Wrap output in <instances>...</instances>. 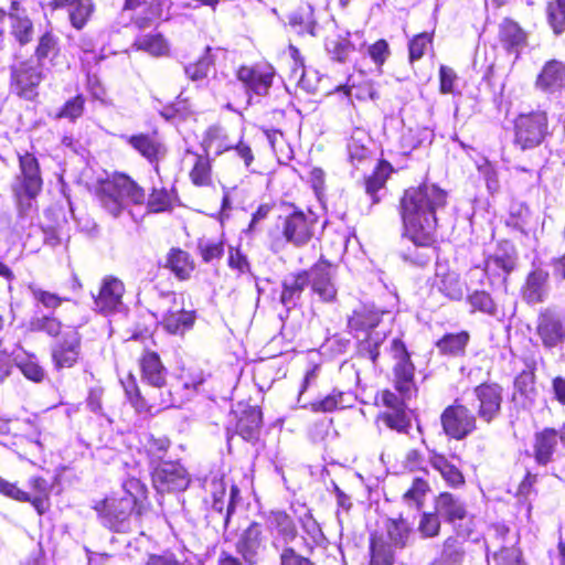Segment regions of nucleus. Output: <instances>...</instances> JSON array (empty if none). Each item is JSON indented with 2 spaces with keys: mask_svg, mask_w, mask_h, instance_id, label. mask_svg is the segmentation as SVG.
I'll return each instance as SVG.
<instances>
[{
  "mask_svg": "<svg viewBox=\"0 0 565 565\" xmlns=\"http://www.w3.org/2000/svg\"><path fill=\"white\" fill-rule=\"evenodd\" d=\"M198 253L201 257L202 263L212 264L220 262L225 253V241L218 239H198Z\"/></svg>",
  "mask_w": 565,
  "mask_h": 565,
  "instance_id": "nucleus-55",
  "label": "nucleus"
},
{
  "mask_svg": "<svg viewBox=\"0 0 565 565\" xmlns=\"http://www.w3.org/2000/svg\"><path fill=\"white\" fill-rule=\"evenodd\" d=\"M466 303L470 315L494 317L498 315V303L492 295L484 289H476L466 295Z\"/></svg>",
  "mask_w": 565,
  "mask_h": 565,
  "instance_id": "nucleus-44",
  "label": "nucleus"
},
{
  "mask_svg": "<svg viewBox=\"0 0 565 565\" xmlns=\"http://www.w3.org/2000/svg\"><path fill=\"white\" fill-rule=\"evenodd\" d=\"M150 508L148 488L136 477L125 479L120 491L105 495L92 507L103 527L120 534L131 532L135 525H141Z\"/></svg>",
  "mask_w": 565,
  "mask_h": 565,
  "instance_id": "nucleus-3",
  "label": "nucleus"
},
{
  "mask_svg": "<svg viewBox=\"0 0 565 565\" xmlns=\"http://www.w3.org/2000/svg\"><path fill=\"white\" fill-rule=\"evenodd\" d=\"M512 143L521 151L540 147L551 135L547 113L535 109L518 114L512 120Z\"/></svg>",
  "mask_w": 565,
  "mask_h": 565,
  "instance_id": "nucleus-7",
  "label": "nucleus"
},
{
  "mask_svg": "<svg viewBox=\"0 0 565 565\" xmlns=\"http://www.w3.org/2000/svg\"><path fill=\"white\" fill-rule=\"evenodd\" d=\"M476 416L484 424L497 420L502 413L503 387L497 382L484 381L472 388Z\"/></svg>",
  "mask_w": 565,
  "mask_h": 565,
  "instance_id": "nucleus-15",
  "label": "nucleus"
},
{
  "mask_svg": "<svg viewBox=\"0 0 565 565\" xmlns=\"http://www.w3.org/2000/svg\"><path fill=\"white\" fill-rule=\"evenodd\" d=\"M497 39L505 53L516 57L529 45V32L511 17H504L498 24Z\"/></svg>",
  "mask_w": 565,
  "mask_h": 565,
  "instance_id": "nucleus-22",
  "label": "nucleus"
},
{
  "mask_svg": "<svg viewBox=\"0 0 565 565\" xmlns=\"http://www.w3.org/2000/svg\"><path fill=\"white\" fill-rule=\"evenodd\" d=\"M31 330L34 332H43L51 338L58 339L66 326L54 315H44L33 318L30 321Z\"/></svg>",
  "mask_w": 565,
  "mask_h": 565,
  "instance_id": "nucleus-57",
  "label": "nucleus"
},
{
  "mask_svg": "<svg viewBox=\"0 0 565 565\" xmlns=\"http://www.w3.org/2000/svg\"><path fill=\"white\" fill-rule=\"evenodd\" d=\"M83 338L76 326H66L51 347V361L55 370L73 369L82 359Z\"/></svg>",
  "mask_w": 565,
  "mask_h": 565,
  "instance_id": "nucleus-12",
  "label": "nucleus"
},
{
  "mask_svg": "<svg viewBox=\"0 0 565 565\" xmlns=\"http://www.w3.org/2000/svg\"><path fill=\"white\" fill-rule=\"evenodd\" d=\"M279 565H317L311 558L299 554L292 546L285 544L279 554Z\"/></svg>",
  "mask_w": 565,
  "mask_h": 565,
  "instance_id": "nucleus-64",
  "label": "nucleus"
},
{
  "mask_svg": "<svg viewBox=\"0 0 565 565\" xmlns=\"http://www.w3.org/2000/svg\"><path fill=\"white\" fill-rule=\"evenodd\" d=\"M433 287L451 301H461L466 291V282L457 271L450 269L437 271Z\"/></svg>",
  "mask_w": 565,
  "mask_h": 565,
  "instance_id": "nucleus-37",
  "label": "nucleus"
},
{
  "mask_svg": "<svg viewBox=\"0 0 565 565\" xmlns=\"http://www.w3.org/2000/svg\"><path fill=\"white\" fill-rule=\"evenodd\" d=\"M390 354L394 361L390 377L393 393L407 401L417 397L419 388L416 382V366L401 338H394L391 341Z\"/></svg>",
  "mask_w": 565,
  "mask_h": 565,
  "instance_id": "nucleus-6",
  "label": "nucleus"
},
{
  "mask_svg": "<svg viewBox=\"0 0 565 565\" xmlns=\"http://www.w3.org/2000/svg\"><path fill=\"white\" fill-rule=\"evenodd\" d=\"M126 142L153 169L160 173V163L168 154V147L158 128L138 131L126 138Z\"/></svg>",
  "mask_w": 565,
  "mask_h": 565,
  "instance_id": "nucleus-13",
  "label": "nucleus"
},
{
  "mask_svg": "<svg viewBox=\"0 0 565 565\" xmlns=\"http://www.w3.org/2000/svg\"><path fill=\"white\" fill-rule=\"evenodd\" d=\"M396 172V169L384 158L377 159L372 171L365 174L361 181L364 192L370 196L372 204H379L381 196L380 190L386 186L390 178Z\"/></svg>",
  "mask_w": 565,
  "mask_h": 565,
  "instance_id": "nucleus-32",
  "label": "nucleus"
},
{
  "mask_svg": "<svg viewBox=\"0 0 565 565\" xmlns=\"http://www.w3.org/2000/svg\"><path fill=\"white\" fill-rule=\"evenodd\" d=\"M428 460L431 468L439 473L449 489L458 490L466 486L467 480L463 471L451 462L444 452L431 449L428 452Z\"/></svg>",
  "mask_w": 565,
  "mask_h": 565,
  "instance_id": "nucleus-31",
  "label": "nucleus"
},
{
  "mask_svg": "<svg viewBox=\"0 0 565 565\" xmlns=\"http://www.w3.org/2000/svg\"><path fill=\"white\" fill-rule=\"evenodd\" d=\"M534 86L544 94L561 93L565 88V62L558 58L545 61L535 77Z\"/></svg>",
  "mask_w": 565,
  "mask_h": 565,
  "instance_id": "nucleus-26",
  "label": "nucleus"
},
{
  "mask_svg": "<svg viewBox=\"0 0 565 565\" xmlns=\"http://www.w3.org/2000/svg\"><path fill=\"white\" fill-rule=\"evenodd\" d=\"M151 481L157 492L171 493L188 489L191 478L179 461H163L153 467Z\"/></svg>",
  "mask_w": 565,
  "mask_h": 565,
  "instance_id": "nucleus-18",
  "label": "nucleus"
},
{
  "mask_svg": "<svg viewBox=\"0 0 565 565\" xmlns=\"http://www.w3.org/2000/svg\"><path fill=\"white\" fill-rule=\"evenodd\" d=\"M465 541L458 535H450L443 541L441 551L429 565H461L465 561Z\"/></svg>",
  "mask_w": 565,
  "mask_h": 565,
  "instance_id": "nucleus-40",
  "label": "nucleus"
},
{
  "mask_svg": "<svg viewBox=\"0 0 565 565\" xmlns=\"http://www.w3.org/2000/svg\"><path fill=\"white\" fill-rule=\"evenodd\" d=\"M354 44L350 40V32L345 35H339L335 39L327 40L326 50L331 60L337 63H345L350 54L354 51Z\"/></svg>",
  "mask_w": 565,
  "mask_h": 565,
  "instance_id": "nucleus-53",
  "label": "nucleus"
},
{
  "mask_svg": "<svg viewBox=\"0 0 565 565\" xmlns=\"http://www.w3.org/2000/svg\"><path fill=\"white\" fill-rule=\"evenodd\" d=\"M148 340L153 342L152 337L142 338L143 349L138 358V367L142 382L149 388L141 391L132 372H128L120 380V384L128 403L135 412L154 415L163 409L174 407L178 399L168 387V369L159 352L146 344Z\"/></svg>",
  "mask_w": 565,
  "mask_h": 565,
  "instance_id": "nucleus-2",
  "label": "nucleus"
},
{
  "mask_svg": "<svg viewBox=\"0 0 565 565\" xmlns=\"http://www.w3.org/2000/svg\"><path fill=\"white\" fill-rule=\"evenodd\" d=\"M431 487L428 479L416 476L412 479L408 488L403 492L402 500L409 507L420 511L425 503L427 495L430 493Z\"/></svg>",
  "mask_w": 565,
  "mask_h": 565,
  "instance_id": "nucleus-47",
  "label": "nucleus"
},
{
  "mask_svg": "<svg viewBox=\"0 0 565 565\" xmlns=\"http://www.w3.org/2000/svg\"><path fill=\"white\" fill-rule=\"evenodd\" d=\"M61 56V44L58 36L52 29L45 30L36 40L31 56L35 63L43 66L44 61H53Z\"/></svg>",
  "mask_w": 565,
  "mask_h": 565,
  "instance_id": "nucleus-41",
  "label": "nucleus"
},
{
  "mask_svg": "<svg viewBox=\"0 0 565 565\" xmlns=\"http://www.w3.org/2000/svg\"><path fill=\"white\" fill-rule=\"evenodd\" d=\"M537 395L536 366L535 363H532L515 375L512 401L522 408H532L536 403Z\"/></svg>",
  "mask_w": 565,
  "mask_h": 565,
  "instance_id": "nucleus-25",
  "label": "nucleus"
},
{
  "mask_svg": "<svg viewBox=\"0 0 565 565\" xmlns=\"http://www.w3.org/2000/svg\"><path fill=\"white\" fill-rule=\"evenodd\" d=\"M309 276L307 270L302 269L290 274L281 281V291L279 295L280 303L290 310L300 301L302 294L308 286Z\"/></svg>",
  "mask_w": 565,
  "mask_h": 565,
  "instance_id": "nucleus-36",
  "label": "nucleus"
},
{
  "mask_svg": "<svg viewBox=\"0 0 565 565\" xmlns=\"http://www.w3.org/2000/svg\"><path fill=\"white\" fill-rule=\"evenodd\" d=\"M265 525L275 539L289 544L298 536L294 518L285 510H270L264 515Z\"/></svg>",
  "mask_w": 565,
  "mask_h": 565,
  "instance_id": "nucleus-33",
  "label": "nucleus"
},
{
  "mask_svg": "<svg viewBox=\"0 0 565 565\" xmlns=\"http://www.w3.org/2000/svg\"><path fill=\"white\" fill-rule=\"evenodd\" d=\"M234 427L226 428L227 439L233 435H238L248 443H256L263 428V412L257 405H245L242 409L235 412Z\"/></svg>",
  "mask_w": 565,
  "mask_h": 565,
  "instance_id": "nucleus-19",
  "label": "nucleus"
},
{
  "mask_svg": "<svg viewBox=\"0 0 565 565\" xmlns=\"http://www.w3.org/2000/svg\"><path fill=\"white\" fill-rule=\"evenodd\" d=\"M433 508L447 524L460 523L469 516L466 502L448 490L440 491L433 498Z\"/></svg>",
  "mask_w": 565,
  "mask_h": 565,
  "instance_id": "nucleus-27",
  "label": "nucleus"
},
{
  "mask_svg": "<svg viewBox=\"0 0 565 565\" xmlns=\"http://www.w3.org/2000/svg\"><path fill=\"white\" fill-rule=\"evenodd\" d=\"M19 173L12 184V192L18 203L31 201L42 192L43 178L39 159L33 152L18 153Z\"/></svg>",
  "mask_w": 565,
  "mask_h": 565,
  "instance_id": "nucleus-9",
  "label": "nucleus"
},
{
  "mask_svg": "<svg viewBox=\"0 0 565 565\" xmlns=\"http://www.w3.org/2000/svg\"><path fill=\"white\" fill-rule=\"evenodd\" d=\"M319 225V216L312 210L295 207L282 220L281 235L286 243L302 247L315 237Z\"/></svg>",
  "mask_w": 565,
  "mask_h": 565,
  "instance_id": "nucleus-11",
  "label": "nucleus"
},
{
  "mask_svg": "<svg viewBox=\"0 0 565 565\" xmlns=\"http://www.w3.org/2000/svg\"><path fill=\"white\" fill-rule=\"evenodd\" d=\"M276 76L275 67L267 62L243 64L236 70V77L247 94L268 95Z\"/></svg>",
  "mask_w": 565,
  "mask_h": 565,
  "instance_id": "nucleus-17",
  "label": "nucleus"
},
{
  "mask_svg": "<svg viewBox=\"0 0 565 565\" xmlns=\"http://www.w3.org/2000/svg\"><path fill=\"white\" fill-rule=\"evenodd\" d=\"M363 334L365 337L356 343V354L359 358L370 360L373 365H376L381 355L380 349L383 338L372 334V331Z\"/></svg>",
  "mask_w": 565,
  "mask_h": 565,
  "instance_id": "nucleus-56",
  "label": "nucleus"
},
{
  "mask_svg": "<svg viewBox=\"0 0 565 565\" xmlns=\"http://www.w3.org/2000/svg\"><path fill=\"white\" fill-rule=\"evenodd\" d=\"M438 89L440 94L455 95L458 93L456 92V83L458 81V75L452 67L441 64L438 68Z\"/></svg>",
  "mask_w": 565,
  "mask_h": 565,
  "instance_id": "nucleus-62",
  "label": "nucleus"
},
{
  "mask_svg": "<svg viewBox=\"0 0 565 565\" xmlns=\"http://www.w3.org/2000/svg\"><path fill=\"white\" fill-rule=\"evenodd\" d=\"M492 266L502 270V281L507 282L509 276L518 267L516 250L513 248L511 252H505L502 254H491L484 258L482 263V270L484 273V276L488 278L490 285H492L494 279L499 277L495 270L492 268Z\"/></svg>",
  "mask_w": 565,
  "mask_h": 565,
  "instance_id": "nucleus-35",
  "label": "nucleus"
},
{
  "mask_svg": "<svg viewBox=\"0 0 565 565\" xmlns=\"http://www.w3.org/2000/svg\"><path fill=\"white\" fill-rule=\"evenodd\" d=\"M546 21L555 35L565 32V0H550L546 3Z\"/></svg>",
  "mask_w": 565,
  "mask_h": 565,
  "instance_id": "nucleus-58",
  "label": "nucleus"
},
{
  "mask_svg": "<svg viewBox=\"0 0 565 565\" xmlns=\"http://www.w3.org/2000/svg\"><path fill=\"white\" fill-rule=\"evenodd\" d=\"M263 526L259 522L253 521L241 533L235 543V551L248 564L256 565L259 559V552L263 547Z\"/></svg>",
  "mask_w": 565,
  "mask_h": 565,
  "instance_id": "nucleus-29",
  "label": "nucleus"
},
{
  "mask_svg": "<svg viewBox=\"0 0 565 565\" xmlns=\"http://www.w3.org/2000/svg\"><path fill=\"white\" fill-rule=\"evenodd\" d=\"M470 334L466 330L459 332L445 333L435 343L440 355L444 356H462L466 353Z\"/></svg>",
  "mask_w": 565,
  "mask_h": 565,
  "instance_id": "nucleus-43",
  "label": "nucleus"
},
{
  "mask_svg": "<svg viewBox=\"0 0 565 565\" xmlns=\"http://www.w3.org/2000/svg\"><path fill=\"white\" fill-rule=\"evenodd\" d=\"M195 319L193 310H169L162 317L160 324L169 334L183 335L193 328Z\"/></svg>",
  "mask_w": 565,
  "mask_h": 565,
  "instance_id": "nucleus-39",
  "label": "nucleus"
},
{
  "mask_svg": "<svg viewBox=\"0 0 565 565\" xmlns=\"http://www.w3.org/2000/svg\"><path fill=\"white\" fill-rule=\"evenodd\" d=\"M439 419L443 433L450 440L461 441L478 428L476 414L459 397L441 411Z\"/></svg>",
  "mask_w": 565,
  "mask_h": 565,
  "instance_id": "nucleus-10",
  "label": "nucleus"
},
{
  "mask_svg": "<svg viewBox=\"0 0 565 565\" xmlns=\"http://www.w3.org/2000/svg\"><path fill=\"white\" fill-rule=\"evenodd\" d=\"M367 55L376 67L382 68L391 56L390 44L385 39H379L367 46Z\"/></svg>",
  "mask_w": 565,
  "mask_h": 565,
  "instance_id": "nucleus-63",
  "label": "nucleus"
},
{
  "mask_svg": "<svg viewBox=\"0 0 565 565\" xmlns=\"http://www.w3.org/2000/svg\"><path fill=\"white\" fill-rule=\"evenodd\" d=\"M520 294L527 306L545 302L550 294V273L541 266L533 265L525 275Z\"/></svg>",
  "mask_w": 565,
  "mask_h": 565,
  "instance_id": "nucleus-21",
  "label": "nucleus"
},
{
  "mask_svg": "<svg viewBox=\"0 0 565 565\" xmlns=\"http://www.w3.org/2000/svg\"><path fill=\"white\" fill-rule=\"evenodd\" d=\"M383 311L374 305L361 302L347 317L348 333L358 338L374 330L383 320Z\"/></svg>",
  "mask_w": 565,
  "mask_h": 565,
  "instance_id": "nucleus-24",
  "label": "nucleus"
},
{
  "mask_svg": "<svg viewBox=\"0 0 565 565\" xmlns=\"http://www.w3.org/2000/svg\"><path fill=\"white\" fill-rule=\"evenodd\" d=\"M28 489L22 490L21 502L30 503L40 516L49 512L53 484L42 476H32L28 480Z\"/></svg>",
  "mask_w": 565,
  "mask_h": 565,
  "instance_id": "nucleus-28",
  "label": "nucleus"
},
{
  "mask_svg": "<svg viewBox=\"0 0 565 565\" xmlns=\"http://www.w3.org/2000/svg\"><path fill=\"white\" fill-rule=\"evenodd\" d=\"M385 530L391 547L403 550L408 545L413 530L408 520L402 514L397 518H388L385 521Z\"/></svg>",
  "mask_w": 565,
  "mask_h": 565,
  "instance_id": "nucleus-42",
  "label": "nucleus"
},
{
  "mask_svg": "<svg viewBox=\"0 0 565 565\" xmlns=\"http://www.w3.org/2000/svg\"><path fill=\"white\" fill-rule=\"evenodd\" d=\"M163 268L169 270L178 280H189L196 269L193 256L181 247H171L164 258Z\"/></svg>",
  "mask_w": 565,
  "mask_h": 565,
  "instance_id": "nucleus-34",
  "label": "nucleus"
},
{
  "mask_svg": "<svg viewBox=\"0 0 565 565\" xmlns=\"http://www.w3.org/2000/svg\"><path fill=\"white\" fill-rule=\"evenodd\" d=\"M143 204H146L149 214L171 212L174 207L173 190H168L164 186H152L146 195Z\"/></svg>",
  "mask_w": 565,
  "mask_h": 565,
  "instance_id": "nucleus-45",
  "label": "nucleus"
},
{
  "mask_svg": "<svg viewBox=\"0 0 565 565\" xmlns=\"http://www.w3.org/2000/svg\"><path fill=\"white\" fill-rule=\"evenodd\" d=\"M435 31H424L414 34L407 42L408 63L420 61L428 51L434 50Z\"/></svg>",
  "mask_w": 565,
  "mask_h": 565,
  "instance_id": "nucleus-50",
  "label": "nucleus"
},
{
  "mask_svg": "<svg viewBox=\"0 0 565 565\" xmlns=\"http://www.w3.org/2000/svg\"><path fill=\"white\" fill-rule=\"evenodd\" d=\"M9 33L19 46H26L33 41L35 28L20 0H11L9 11Z\"/></svg>",
  "mask_w": 565,
  "mask_h": 565,
  "instance_id": "nucleus-23",
  "label": "nucleus"
},
{
  "mask_svg": "<svg viewBox=\"0 0 565 565\" xmlns=\"http://www.w3.org/2000/svg\"><path fill=\"white\" fill-rule=\"evenodd\" d=\"M170 447L171 441L166 435L147 434L140 441L139 452L154 467L166 461Z\"/></svg>",
  "mask_w": 565,
  "mask_h": 565,
  "instance_id": "nucleus-38",
  "label": "nucleus"
},
{
  "mask_svg": "<svg viewBox=\"0 0 565 565\" xmlns=\"http://www.w3.org/2000/svg\"><path fill=\"white\" fill-rule=\"evenodd\" d=\"M211 51V47L207 46L202 56L185 67V74L190 79L200 81L207 77L214 66V58Z\"/></svg>",
  "mask_w": 565,
  "mask_h": 565,
  "instance_id": "nucleus-60",
  "label": "nucleus"
},
{
  "mask_svg": "<svg viewBox=\"0 0 565 565\" xmlns=\"http://www.w3.org/2000/svg\"><path fill=\"white\" fill-rule=\"evenodd\" d=\"M535 333L546 350L565 343V317L555 307H544L537 312Z\"/></svg>",
  "mask_w": 565,
  "mask_h": 565,
  "instance_id": "nucleus-14",
  "label": "nucleus"
},
{
  "mask_svg": "<svg viewBox=\"0 0 565 565\" xmlns=\"http://www.w3.org/2000/svg\"><path fill=\"white\" fill-rule=\"evenodd\" d=\"M406 402L407 399L395 395L390 388H383L377 392L375 405L384 407L385 411L376 415L375 422L397 434H408L412 427V419Z\"/></svg>",
  "mask_w": 565,
  "mask_h": 565,
  "instance_id": "nucleus-8",
  "label": "nucleus"
},
{
  "mask_svg": "<svg viewBox=\"0 0 565 565\" xmlns=\"http://www.w3.org/2000/svg\"><path fill=\"white\" fill-rule=\"evenodd\" d=\"M213 491L211 493L212 501L209 508V516L214 519L216 515L221 518L224 525V514L226 511V484L223 479H214L212 481Z\"/></svg>",
  "mask_w": 565,
  "mask_h": 565,
  "instance_id": "nucleus-59",
  "label": "nucleus"
},
{
  "mask_svg": "<svg viewBox=\"0 0 565 565\" xmlns=\"http://www.w3.org/2000/svg\"><path fill=\"white\" fill-rule=\"evenodd\" d=\"M186 154L192 157V163L188 172L189 180L194 188L211 189L214 188L215 173L213 169V159L205 150L203 152L186 150Z\"/></svg>",
  "mask_w": 565,
  "mask_h": 565,
  "instance_id": "nucleus-30",
  "label": "nucleus"
},
{
  "mask_svg": "<svg viewBox=\"0 0 565 565\" xmlns=\"http://www.w3.org/2000/svg\"><path fill=\"white\" fill-rule=\"evenodd\" d=\"M8 90L13 97L36 103L40 99L41 86L45 81L42 65L32 57L17 58L8 66Z\"/></svg>",
  "mask_w": 565,
  "mask_h": 565,
  "instance_id": "nucleus-5",
  "label": "nucleus"
},
{
  "mask_svg": "<svg viewBox=\"0 0 565 565\" xmlns=\"http://www.w3.org/2000/svg\"><path fill=\"white\" fill-rule=\"evenodd\" d=\"M126 292L125 284L114 275H106L99 285L97 294L93 297L96 311L104 316L119 310Z\"/></svg>",
  "mask_w": 565,
  "mask_h": 565,
  "instance_id": "nucleus-20",
  "label": "nucleus"
},
{
  "mask_svg": "<svg viewBox=\"0 0 565 565\" xmlns=\"http://www.w3.org/2000/svg\"><path fill=\"white\" fill-rule=\"evenodd\" d=\"M85 109L86 97L84 94L78 93L63 103L57 109L55 118L67 119L70 122H75L84 116Z\"/></svg>",
  "mask_w": 565,
  "mask_h": 565,
  "instance_id": "nucleus-52",
  "label": "nucleus"
},
{
  "mask_svg": "<svg viewBox=\"0 0 565 565\" xmlns=\"http://www.w3.org/2000/svg\"><path fill=\"white\" fill-rule=\"evenodd\" d=\"M370 561L367 565H393L394 552L383 535L374 531L369 536Z\"/></svg>",
  "mask_w": 565,
  "mask_h": 565,
  "instance_id": "nucleus-46",
  "label": "nucleus"
},
{
  "mask_svg": "<svg viewBox=\"0 0 565 565\" xmlns=\"http://www.w3.org/2000/svg\"><path fill=\"white\" fill-rule=\"evenodd\" d=\"M132 46L153 57L168 56L170 53L169 42L161 33L141 34L134 40Z\"/></svg>",
  "mask_w": 565,
  "mask_h": 565,
  "instance_id": "nucleus-48",
  "label": "nucleus"
},
{
  "mask_svg": "<svg viewBox=\"0 0 565 565\" xmlns=\"http://www.w3.org/2000/svg\"><path fill=\"white\" fill-rule=\"evenodd\" d=\"M348 392L333 388L324 397L309 403L308 408L312 413H333L350 407L348 403Z\"/></svg>",
  "mask_w": 565,
  "mask_h": 565,
  "instance_id": "nucleus-49",
  "label": "nucleus"
},
{
  "mask_svg": "<svg viewBox=\"0 0 565 565\" xmlns=\"http://www.w3.org/2000/svg\"><path fill=\"white\" fill-rule=\"evenodd\" d=\"M443 519L433 508L430 511H422L417 524V531L422 539L429 540L438 537L441 533Z\"/></svg>",
  "mask_w": 565,
  "mask_h": 565,
  "instance_id": "nucleus-54",
  "label": "nucleus"
},
{
  "mask_svg": "<svg viewBox=\"0 0 565 565\" xmlns=\"http://www.w3.org/2000/svg\"><path fill=\"white\" fill-rule=\"evenodd\" d=\"M29 290L31 291L33 299L46 309H57L64 301L67 300V298L61 297L55 292L35 287L33 285H29Z\"/></svg>",
  "mask_w": 565,
  "mask_h": 565,
  "instance_id": "nucleus-61",
  "label": "nucleus"
},
{
  "mask_svg": "<svg viewBox=\"0 0 565 565\" xmlns=\"http://www.w3.org/2000/svg\"><path fill=\"white\" fill-rule=\"evenodd\" d=\"M448 198V192L433 182L423 181L404 189L397 203L402 236L422 248L435 246L439 227L437 213L446 209Z\"/></svg>",
  "mask_w": 565,
  "mask_h": 565,
  "instance_id": "nucleus-1",
  "label": "nucleus"
},
{
  "mask_svg": "<svg viewBox=\"0 0 565 565\" xmlns=\"http://www.w3.org/2000/svg\"><path fill=\"white\" fill-rule=\"evenodd\" d=\"M335 265L323 255L309 268L308 286L320 302L333 303L338 299V288L333 280Z\"/></svg>",
  "mask_w": 565,
  "mask_h": 565,
  "instance_id": "nucleus-16",
  "label": "nucleus"
},
{
  "mask_svg": "<svg viewBox=\"0 0 565 565\" xmlns=\"http://www.w3.org/2000/svg\"><path fill=\"white\" fill-rule=\"evenodd\" d=\"M95 195L106 213L118 217L126 209L125 200L134 205H142L146 190L128 173L115 171L97 182Z\"/></svg>",
  "mask_w": 565,
  "mask_h": 565,
  "instance_id": "nucleus-4",
  "label": "nucleus"
},
{
  "mask_svg": "<svg viewBox=\"0 0 565 565\" xmlns=\"http://www.w3.org/2000/svg\"><path fill=\"white\" fill-rule=\"evenodd\" d=\"M67 9L71 25L79 31L90 21L96 7L93 0H76V2Z\"/></svg>",
  "mask_w": 565,
  "mask_h": 565,
  "instance_id": "nucleus-51",
  "label": "nucleus"
}]
</instances>
